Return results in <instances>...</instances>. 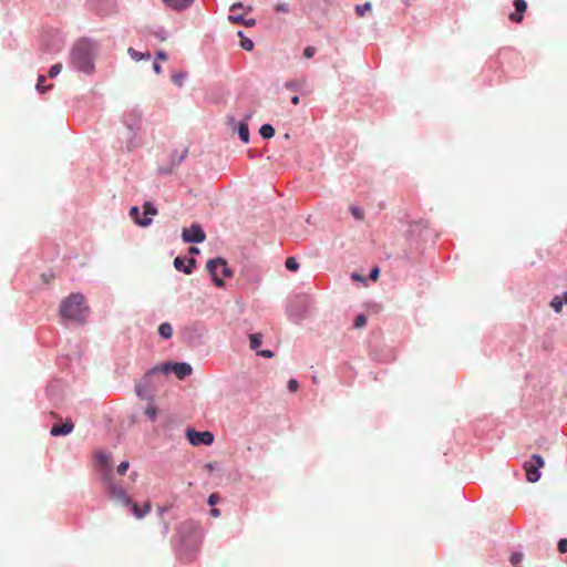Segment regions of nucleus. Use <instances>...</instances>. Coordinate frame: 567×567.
<instances>
[{
    "mask_svg": "<svg viewBox=\"0 0 567 567\" xmlns=\"http://www.w3.org/2000/svg\"><path fill=\"white\" fill-rule=\"evenodd\" d=\"M71 62L79 71L90 73L94 69V45L87 40H80L71 53Z\"/></svg>",
    "mask_w": 567,
    "mask_h": 567,
    "instance_id": "1",
    "label": "nucleus"
},
{
    "mask_svg": "<svg viewBox=\"0 0 567 567\" xmlns=\"http://www.w3.org/2000/svg\"><path fill=\"white\" fill-rule=\"evenodd\" d=\"M59 311L64 319L83 321L89 312V307L84 296L78 292L63 299Z\"/></svg>",
    "mask_w": 567,
    "mask_h": 567,
    "instance_id": "2",
    "label": "nucleus"
},
{
    "mask_svg": "<svg viewBox=\"0 0 567 567\" xmlns=\"http://www.w3.org/2000/svg\"><path fill=\"white\" fill-rule=\"evenodd\" d=\"M106 481V493L116 503L128 506L132 503L131 497L126 491L118 484H116L111 474L105 475Z\"/></svg>",
    "mask_w": 567,
    "mask_h": 567,
    "instance_id": "3",
    "label": "nucleus"
},
{
    "mask_svg": "<svg viewBox=\"0 0 567 567\" xmlns=\"http://www.w3.org/2000/svg\"><path fill=\"white\" fill-rule=\"evenodd\" d=\"M206 267H207L209 274L212 275L215 285L218 287L224 286L223 278L219 277V274H221L223 277H231L233 276L230 268L227 266L225 259H223V258H216V259L209 260L207 262Z\"/></svg>",
    "mask_w": 567,
    "mask_h": 567,
    "instance_id": "4",
    "label": "nucleus"
},
{
    "mask_svg": "<svg viewBox=\"0 0 567 567\" xmlns=\"http://www.w3.org/2000/svg\"><path fill=\"white\" fill-rule=\"evenodd\" d=\"M544 465L545 461L540 455H532L530 460L524 464L527 481L530 483H536L540 478L539 468L544 467Z\"/></svg>",
    "mask_w": 567,
    "mask_h": 567,
    "instance_id": "5",
    "label": "nucleus"
},
{
    "mask_svg": "<svg viewBox=\"0 0 567 567\" xmlns=\"http://www.w3.org/2000/svg\"><path fill=\"white\" fill-rule=\"evenodd\" d=\"M182 238L185 243H203L206 235L198 224H193L189 228H184Z\"/></svg>",
    "mask_w": 567,
    "mask_h": 567,
    "instance_id": "6",
    "label": "nucleus"
},
{
    "mask_svg": "<svg viewBox=\"0 0 567 567\" xmlns=\"http://www.w3.org/2000/svg\"><path fill=\"white\" fill-rule=\"evenodd\" d=\"M187 439L192 445H210L214 442V435L212 432L204 431L197 432L195 430L187 431Z\"/></svg>",
    "mask_w": 567,
    "mask_h": 567,
    "instance_id": "7",
    "label": "nucleus"
},
{
    "mask_svg": "<svg viewBox=\"0 0 567 567\" xmlns=\"http://www.w3.org/2000/svg\"><path fill=\"white\" fill-rule=\"evenodd\" d=\"M169 370H172L176 374V377L178 379H181V380L185 379L193 371L192 367L188 363H185V362L166 364L163 368V371L165 373H167Z\"/></svg>",
    "mask_w": 567,
    "mask_h": 567,
    "instance_id": "8",
    "label": "nucleus"
},
{
    "mask_svg": "<svg viewBox=\"0 0 567 567\" xmlns=\"http://www.w3.org/2000/svg\"><path fill=\"white\" fill-rule=\"evenodd\" d=\"M195 264H196V260L194 258L186 259L185 257L178 256L174 259V267L178 271H183L186 275H189L193 272Z\"/></svg>",
    "mask_w": 567,
    "mask_h": 567,
    "instance_id": "9",
    "label": "nucleus"
},
{
    "mask_svg": "<svg viewBox=\"0 0 567 567\" xmlns=\"http://www.w3.org/2000/svg\"><path fill=\"white\" fill-rule=\"evenodd\" d=\"M515 12H512L508 16V19L514 23H520L524 18V13L527 10V2L525 0H515L514 1Z\"/></svg>",
    "mask_w": 567,
    "mask_h": 567,
    "instance_id": "10",
    "label": "nucleus"
},
{
    "mask_svg": "<svg viewBox=\"0 0 567 567\" xmlns=\"http://www.w3.org/2000/svg\"><path fill=\"white\" fill-rule=\"evenodd\" d=\"M74 429L73 422L68 419L63 424H54L50 431L52 436L70 434Z\"/></svg>",
    "mask_w": 567,
    "mask_h": 567,
    "instance_id": "11",
    "label": "nucleus"
},
{
    "mask_svg": "<svg viewBox=\"0 0 567 567\" xmlns=\"http://www.w3.org/2000/svg\"><path fill=\"white\" fill-rule=\"evenodd\" d=\"M130 505H131L132 513H133L134 517L137 518V519L143 518L145 515H147L151 512V504H150V502H146L143 505V507L138 506V504H136L133 501H132V503Z\"/></svg>",
    "mask_w": 567,
    "mask_h": 567,
    "instance_id": "12",
    "label": "nucleus"
},
{
    "mask_svg": "<svg viewBox=\"0 0 567 567\" xmlns=\"http://www.w3.org/2000/svg\"><path fill=\"white\" fill-rule=\"evenodd\" d=\"M193 1L194 0H163L167 7L178 11L188 8Z\"/></svg>",
    "mask_w": 567,
    "mask_h": 567,
    "instance_id": "13",
    "label": "nucleus"
},
{
    "mask_svg": "<svg viewBox=\"0 0 567 567\" xmlns=\"http://www.w3.org/2000/svg\"><path fill=\"white\" fill-rule=\"evenodd\" d=\"M563 305H567V292L561 296H555L550 301V307L559 313L563 309Z\"/></svg>",
    "mask_w": 567,
    "mask_h": 567,
    "instance_id": "14",
    "label": "nucleus"
},
{
    "mask_svg": "<svg viewBox=\"0 0 567 567\" xmlns=\"http://www.w3.org/2000/svg\"><path fill=\"white\" fill-rule=\"evenodd\" d=\"M228 20L233 23H236V24H244L246 27H254L255 25V19H248V20H245V18L243 16H229L228 17Z\"/></svg>",
    "mask_w": 567,
    "mask_h": 567,
    "instance_id": "15",
    "label": "nucleus"
},
{
    "mask_svg": "<svg viewBox=\"0 0 567 567\" xmlns=\"http://www.w3.org/2000/svg\"><path fill=\"white\" fill-rule=\"evenodd\" d=\"M130 215L132 218L135 219V221L140 225V226H148L152 221L151 218L148 217H144L143 219H140L138 218V215H140V209L137 207H132L131 208V212H130Z\"/></svg>",
    "mask_w": 567,
    "mask_h": 567,
    "instance_id": "16",
    "label": "nucleus"
},
{
    "mask_svg": "<svg viewBox=\"0 0 567 567\" xmlns=\"http://www.w3.org/2000/svg\"><path fill=\"white\" fill-rule=\"evenodd\" d=\"M158 333L164 339H169V338H172V334H173V328L168 322H163L158 327Z\"/></svg>",
    "mask_w": 567,
    "mask_h": 567,
    "instance_id": "17",
    "label": "nucleus"
},
{
    "mask_svg": "<svg viewBox=\"0 0 567 567\" xmlns=\"http://www.w3.org/2000/svg\"><path fill=\"white\" fill-rule=\"evenodd\" d=\"M238 135H239V138L244 143H248L249 142V128H248L247 123L241 122L239 124V126H238Z\"/></svg>",
    "mask_w": 567,
    "mask_h": 567,
    "instance_id": "18",
    "label": "nucleus"
},
{
    "mask_svg": "<svg viewBox=\"0 0 567 567\" xmlns=\"http://www.w3.org/2000/svg\"><path fill=\"white\" fill-rule=\"evenodd\" d=\"M128 54L131 55V58L135 61H140V60H150L151 59V53L150 52H145V53H141L136 50H134L133 48H130L128 49Z\"/></svg>",
    "mask_w": 567,
    "mask_h": 567,
    "instance_id": "19",
    "label": "nucleus"
},
{
    "mask_svg": "<svg viewBox=\"0 0 567 567\" xmlns=\"http://www.w3.org/2000/svg\"><path fill=\"white\" fill-rule=\"evenodd\" d=\"M249 341H250V348L252 350L257 351L262 342V334L261 333H252L249 336Z\"/></svg>",
    "mask_w": 567,
    "mask_h": 567,
    "instance_id": "20",
    "label": "nucleus"
},
{
    "mask_svg": "<svg viewBox=\"0 0 567 567\" xmlns=\"http://www.w3.org/2000/svg\"><path fill=\"white\" fill-rule=\"evenodd\" d=\"M259 133L262 138H271L275 135V128L270 124H264L260 127Z\"/></svg>",
    "mask_w": 567,
    "mask_h": 567,
    "instance_id": "21",
    "label": "nucleus"
},
{
    "mask_svg": "<svg viewBox=\"0 0 567 567\" xmlns=\"http://www.w3.org/2000/svg\"><path fill=\"white\" fill-rule=\"evenodd\" d=\"M372 10L371 2H365L363 4H358L355 7V12L359 17H364L367 12H370Z\"/></svg>",
    "mask_w": 567,
    "mask_h": 567,
    "instance_id": "22",
    "label": "nucleus"
},
{
    "mask_svg": "<svg viewBox=\"0 0 567 567\" xmlns=\"http://www.w3.org/2000/svg\"><path fill=\"white\" fill-rule=\"evenodd\" d=\"M144 414L151 420V421H155L156 416H157V408L154 405V404H148L145 410H144Z\"/></svg>",
    "mask_w": 567,
    "mask_h": 567,
    "instance_id": "23",
    "label": "nucleus"
},
{
    "mask_svg": "<svg viewBox=\"0 0 567 567\" xmlns=\"http://www.w3.org/2000/svg\"><path fill=\"white\" fill-rule=\"evenodd\" d=\"M238 35L243 38L240 41V47L244 50L251 51L254 49V42L248 38H244L241 31L238 32Z\"/></svg>",
    "mask_w": 567,
    "mask_h": 567,
    "instance_id": "24",
    "label": "nucleus"
},
{
    "mask_svg": "<svg viewBox=\"0 0 567 567\" xmlns=\"http://www.w3.org/2000/svg\"><path fill=\"white\" fill-rule=\"evenodd\" d=\"M350 212L351 214L353 215V217L358 220H363L364 218V213L361 208L357 207V206H350Z\"/></svg>",
    "mask_w": 567,
    "mask_h": 567,
    "instance_id": "25",
    "label": "nucleus"
},
{
    "mask_svg": "<svg viewBox=\"0 0 567 567\" xmlns=\"http://www.w3.org/2000/svg\"><path fill=\"white\" fill-rule=\"evenodd\" d=\"M286 267H287V269H289L291 271H296L299 268V264L296 260V258L288 257L287 260H286Z\"/></svg>",
    "mask_w": 567,
    "mask_h": 567,
    "instance_id": "26",
    "label": "nucleus"
},
{
    "mask_svg": "<svg viewBox=\"0 0 567 567\" xmlns=\"http://www.w3.org/2000/svg\"><path fill=\"white\" fill-rule=\"evenodd\" d=\"M45 81L47 80H45L44 75H39L38 83H37V89L41 93H44L50 87V86H45L44 85Z\"/></svg>",
    "mask_w": 567,
    "mask_h": 567,
    "instance_id": "27",
    "label": "nucleus"
},
{
    "mask_svg": "<svg viewBox=\"0 0 567 567\" xmlns=\"http://www.w3.org/2000/svg\"><path fill=\"white\" fill-rule=\"evenodd\" d=\"M96 460L102 465H107L110 463L111 455L100 452L96 454Z\"/></svg>",
    "mask_w": 567,
    "mask_h": 567,
    "instance_id": "28",
    "label": "nucleus"
},
{
    "mask_svg": "<svg viewBox=\"0 0 567 567\" xmlns=\"http://www.w3.org/2000/svg\"><path fill=\"white\" fill-rule=\"evenodd\" d=\"M354 327L360 329L362 327H364L367 324V318L364 315H359L357 316V318L354 319Z\"/></svg>",
    "mask_w": 567,
    "mask_h": 567,
    "instance_id": "29",
    "label": "nucleus"
},
{
    "mask_svg": "<svg viewBox=\"0 0 567 567\" xmlns=\"http://www.w3.org/2000/svg\"><path fill=\"white\" fill-rule=\"evenodd\" d=\"M61 70H62L61 63L53 64L49 70V76L50 78L56 76L61 72Z\"/></svg>",
    "mask_w": 567,
    "mask_h": 567,
    "instance_id": "30",
    "label": "nucleus"
},
{
    "mask_svg": "<svg viewBox=\"0 0 567 567\" xmlns=\"http://www.w3.org/2000/svg\"><path fill=\"white\" fill-rule=\"evenodd\" d=\"M144 214L147 216V215H151V216H154L157 214V209L150 203H146L144 205Z\"/></svg>",
    "mask_w": 567,
    "mask_h": 567,
    "instance_id": "31",
    "label": "nucleus"
},
{
    "mask_svg": "<svg viewBox=\"0 0 567 567\" xmlns=\"http://www.w3.org/2000/svg\"><path fill=\"white\" fill-rule=\"evenodd\" d=\"M275 11L278 13H288L289 12V6L287 3H277L275 6Z\"/></svg>",
    "mask_w": 567,
    "mask_h": 567,
    "instance_id": "32",
    "label": "nucleus"
},
{
    "mask_svg": "<svg viewBox=\"0 0 567 567\" xmlns=\"http://www.w3.org/2000/svg\"><path fill=\"white\" fill-rule=\"evenodd\" d=\"M316 51H317V49L315 47H311V45L306 47L303 50V56L306 59H311L315 55Z\"/></svg>",
    "mask_w": 567,
    "mask_h": 567,
    "instance_id": "33",
    "label": "nucleus"
},
{
    "mask_svg": "<svg viewBox=\"0 0 567 567\" xmlns=\"http://www.w3.org/2000/svg\"><path fill=\"white\" fill-rule=\"evenodd\" d=\"M522 559H523V554L514 553V554H512L509 561L512 563V565H518L522 561Z\"/></svg>",
    "mask_w": 567,
    "mask_h": 567,
    "instance_id": "34",
    "label": "nucleus"
},
{
    "mask_svg": "<svg viewBox=\"0 0 567 567\" xmlns=\"http://www.w3.org/2000/svg\"><path fill=\"white\" fill-rule=\"evenodd\" d=\"M130 467V463L127 461H123L118 466H117V473L120 475H124L126 473V471L128 470Z\"/></svg>",
    "mask_w": 567,
    "mask_h": 567,
    "instance_id": "35",
    "label": "nucleus"
},
{
    "mask_svg": "<svg viewBox=\"0 0 567 567\" xmlns=\"http://www.w3.org/2000/svg\"><path fill=\"white\" fill-rule=\"evenodd\" d=\"M184 79H185V74H183V73L174 74L172 76L173 82L179 86L183 85Z\"/></svg>",
    "mask_w": 567,
    "mask_h": 567,
    "instance_id": "36",
    "label": "nucleus"
},
{
    "mask_svg": "<svg viewBox=\"0 0 567 567\" xmlns=\"http://www.w3.org/2000/svg\"><path fill=\"white\" fill-rule=\"evenodd\" d=\"M298 389H299L298 381L295 380V379L289 380V382H288V390L290 392H296Z\"/></svg>",
    "mask_w": 567,
    "mask_h": 567,
    "instance_id": "37",
    "label": "nucleus"
},
{
    "mask_svg": "<svg viewBox=\"0 0 567 567\" xmlns=\"http://www.w3.org/2000/svg\"><path fill=\"white\" fill-rule=\"evenodd\" d=\"M558 550H559V553H561V554L567 553V539H566V538H561V539L558 542Z\"/></svg>",
    "mask_w": 567,
    "mask_h": 567,
    "instance_id": "38",
    "label": "nucleus"
},
{
    "mask_svg": "<svg viewBox=\"0 0 567 567\" xmlns=\"http://www.w3.org/2000/svg\"><path fill=\"white\" fill-rule=\"evenodd\" d=\"M219 502V495L217 493H213L209 495L208 497V504L210 506H214L215 504H217Z\"/></svg>",
    "mask_w": 567,
    "mask_h": 567,
    "instance_id": "39",
    "label": "nucleus"
},
{
    "mask_svg": "<svg viewBox=\"0 0 567 567\" xmlns=\"http://www.w3.org/2000/svg\"><path fill=\"white\" fill-rule=\"evenodd\" d=\"M257 354L258 355H261L264 358H272L275 355V353L271 351V350H261V351H257Z\"/></svg>",
    "mask_w": 567,
    "mask_h": 567,
    "instance_id": "40",
    "label": "nucleus"
},
{
    "mask_svg": "<svg viewBox=\"0 0 567 567\" xmlns=\"http://www.w3.org/2000/svg\"><path fill=\"white\" fill-rule=\"evenodd\" d=\"M379 274H380V270H379V268L375 267L371 270L370 278L375 281L379 278Z\"/></svg>",
    "mask_w": 567,
    "mask_h": 567,
    "instance_id": "41",
    "label": "nucleus"
},
{
    "mask_svg": "<svg viewBox=\"0 0 567 567\" xmlns=\"http://www.w3.org/2000/svg\"><path fill=\"white\" fill-rule=\"evenodd\" d=\"M156 59L157 60H162V61H166L167 60V55H166V53L164 51L161 50V51H158L156 53Z\"/></svg>",
    "mask_w": 567,
    "mask_h": 567,
    "instance_id": "42",
    "label": "nucleus"
},
{
    "mask_svg": "<svg viewBox=\"0 0 567 567\" xmlns=\"http://www.w3.org/2000/svg\"><path fill=\"white\" fill-rule=\"evenodd\" d=\"M240 8H243V3L241 2H236V3L230 6V11L234 12L235 10L240 9Z\"/></svg>",
    "mask_w": 567,
    "mask_h": 567,
    "instance_id": "43",
    "label": "nucleus"
},
{
    "mask_svg": "<svg viewBox=\"0 0 567 567\" xmlns=\"http://www.w3.org/2000/svg\"><path fill=\"white\" fill-rule=\"evenodd\" d=\"M210 515L213 517H219L220 516V511L218 508H212L210 509Z\"/></svg>",
    "mask_w": 567,
    "mask_h": 567,
    "instance_id": "44",
    "label": "nucleus"
},
{
    "mask_svg": "<svg viewBox=\"0 0 567 567\" xmlns=\"http://www.w3.org/2000/svg\"><path fill=\"white\" fill-rule=\"evenodd\" d=\"M153 69L155 71V73H157V74H159L162 72V68L157 62L154 63Z\"/></svg>",
    "mask_w": 567,
    "mask_h": 567,
    "instance_id": "45",
    "label": "nucleus"
},
{
    "mask_svg": "<svg viewBox=\"0 0 567 567\" xmlns=\"http://www.w3.org/2000/svg\"><path fill=\"white\" fill-rule=\"evenodd\" d=\"M286 86H287L288 89H291V90H296V89H297V85H296V83H295V82H289V83H287V84H286Z\"/></svg>",
    "mask_w": 567,
    "mask_h": 567,
    "instance_id": "46",
    "label": "nucleus"
},
{
    "mask_svg": "<svg viewBox=\"0 0 567 567\" xmlns=\"http://www.w3.org/2000/svg\"><path fill=\"white\" fill-rule=\"evenodd\" d=\"M291 102H292V104L298 105V104H299V102H300L299 96L295 95V96L291 99Z\"/></svg>",
    "mask_w": 567,
    "mask_h": 567,
    "instance_id": "47",
    "label": "nucleus"
},
{
    "mask_svg": "<svg viewBox=\"0 0 567 567\" xmlns=\"http://www.w3.org/2000/svg\"><path fill=\"white\" fill-rule=\"evenodd\" d=\"M189 252H190V254H198V248H196V247H192V248L189 249Z\"/></svg>",
    "mask_w": 567,
    "mask_h": 567,
    "instance_id": "48",
    "label": "nucleus"
},
{
    "mask_svg": "<svg viewBox=\"0 0 567 567\" xmlns=\"http://www.w3.org/2000/svg\"><path fill=\"white\" fill-rule=\"evenodd\" d=\"M352 278H353V279H355V280H359V279H360V276H359V275H357V274H353V275H352Z\"/></svg>",
    "mask_w": 567,
    "mask_h": 567,
    "instance_id": "49",
    "label": "nucleus"
},
{
    "mask_svg": "<svg viewBox=\"0 0 567 567\" xmlns=\"http://www.w3.org/2000/svg\"><path fill=\"white\" fill-rule=\"evenodd\" d=\"M208 470H212L213 468V465L209 463L206 465Z\"/></svg>",
    "mask_w": 567,
    "mask_h": 567,
    "instance_id": "50",
    "label": "nucleus"
}]
</instances>
